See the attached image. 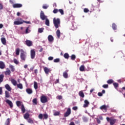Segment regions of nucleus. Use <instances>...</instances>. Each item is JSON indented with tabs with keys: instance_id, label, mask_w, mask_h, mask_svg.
<instances>
[{
	"instance_id": "1",
	"label": "nucleus",
	"mask_w": 125,
	"mask_h": 125,
	"mask_svg": "<svg viewBox=\"0 0 125 125\" xmlns=\"http://www.w3.org/2000/svg\"><path fill=\"white\" fill-rule=\"evenodd\" d=\"M17 21L14 22V25H21L23 23H26V24H31V22L23 21L21 18H18L17 19Z\"/></svg>"
},
{
	"instance_id": "2",
	"label": "nucleus",
	"mask_w": 125,
	"mask_h": 125,
	"mask_svg": "<svg viewBox=\"0 0 125 125\" xmlns=\"http://www.w3.org/2000/svg\"><path fill=\"white\" fill-rule=\"evenodd\" d=\"M53 23L56 29H58V28H59V26H60V19H56V18H54L53 19Z\"/></svg>"
},
{
	"instance_id": "3",
	"label": "nucleus",
	"mask_w": 125,
	"mask_h": 125,
	"mask_svg": "<svg viewBox=\"0 0 125 125\" xmlns=\"http://www.w3.org/2000/svg\"><path fill=\"white\" fill-rule=\"evenodd\" d=\"M20 58L22 61H26L27 55H26V52H25V51H24L23 50H21Z\"/></svg>"
},
{
	"instance_id": "4",
	"label": "nucleus",
	"mask_w": 125,
	"mask_h": 125,
	"mask_svg": "<svg viewBox=\"0 0 125 125\" xmlns=\"http://www.w3.org/2000/svg\"><path fill=\"white\" fill-rule=\"evenodd\" d=\"M48 102V100H47V97L46 96H44V95H42L41 96V102L42 104L47 103Z\"/></svg>"
},
{
	"instance_id": "5",
	"label": "nucleus",
	"mask_w": 125,
	"mask_h": 125,
	"mask_svg": "<svg viewBox=\"0 0 125 125\" xmlns=\"http://www.w3.org/2000/svg\"><path fill=\"white\" fill-rule=\"evenodd\" d=\"M35 57H36V51L35 49H33L30 51V58L31 59H35Z\"/></svg>"
},
{
	"instance_id": "6",
	"label": "nucleus",
	"mask_w": 125,
	"mask_h": 125,
	"mask_svg": "<svg viewBox=\"0 0 125 125\" xmlns=\"http://www.w3.org/2000/svg\"><path fill=\"white\" fill-rule=\"evenodd\" d=\"M40 18L42 21L45 20V19H47V17L46 16L44 15V13H43V11H41V12Z\"/></svg>"
},
{
	"instance_id": "7",
	"label": "nucleus",
	"mask_w": 125,
	"mask_h": 125,
	"mask_svg": "<svg viewBox=\"0 0 125 125\" xmlns=\"http://www.w3.org/2000/svg\"><path fill=\"white\" fill-rule=\"evenodd\" d=\"M109 106L108 105H106L104 104V105L101 106L100 107V109L101 110H102V111H103V110H104L105 112H107V108H109Z\"/></svg>"
},
{
	"instance_id": "8",
	"label": "nucleus",
	"mask_w": 125,
	"mask_h": 125,
	"mask_svg": "<svg viewBox=\"0 0 125 125\" xmlns=\"http://www.w3.org/2000/svg\"><path fill=\"white\" fill-rule=\"evenodd\" d=\"M71 115V108H68L66 110V112L64 114V117H69Z\"/></svg>"
},
{
	"instance_id": "9",
	"label": "nucleus",
	"mask_w": 125,
	"mask_h": 125,
	"mask_svg": "<svg viewBox=\"0 0 125 125\" xmlns=\"http://www.w3.org/2000/svg\"><path fill=\"white\" fill-rule=\"evenodd\" d=\"M5 102L6 103H7V104L9 105V106H10V108L13 107V103H12V102H11V101L8 99H7L5 100Z\"/></svg>"
},
{
	"instance_id": "10",
	"label": "nucleus",
	"mask_w": 125,
	"mask_h": 125,
	"mask_svg": "<svg viewBox=\"0 0 125 125\" xmlns=\"http://www.w3.org/2000/svg\"><path fill=\"white\" fill-rule=\"evenodd\" d=\"M22 4L16 3L13 5V7L14 8H20V7H22Z\"/></svg>"
},
{
	"instance_id": "11",
	"label": "nucleus",
	"mask_w": 125,
	"mask_h": 125,
	"mask_svg": "<svg viewBox=\"0 0 125 125\" xmlns=\"http://www.w3.org/2000/svg\"><path fill=\"white\" fill-rule=\"evenodd\" d=\"M69 72L68 70H66L63 73V77L64 78V79H68V72Z\"/></svg>"
},
{
	"instance_id": "12",
	"label": "nucleus",
	"mask_w": 125,
	"mask_h": 125,
	"mask_svg": "<svg viewBox=\"0 0 125 125\" xmlns=\"http://www.w3.org/2000/svg\"><path fill=\"white\" fill-rule=\"evenodd\" d=\"M25 44H26L27 46H32V45H33V42L30 40H26L25 41Z\"/></svg>"
},
{
	"instance_id": "13",
	"label": "nucleus",
	"mask_w": 125,
	"mask_h": 125,
	"mask_svg": "<svg viewBox=\"0 0 125 125\" xmlns=\"http://www.w3.org/2000/svg\"><path fill=\"white\" fill-rule=\"evenodd\" d=\"M84 104L83 105V107L84 108H86L87 107H88V105H89V102L87 101V100H85L84 101Z\"/></svg>"
},
{
	"instance_id": "14",
	"label": "nucleus",
	"mask_w": 125,
	"mask_h": 125,
	"mask_svg": "<svg viewBox=\"0 0 125 125\" xmlns=\"http://www.w3.org/2000/svg\"><path fill=\"white\" fill-rule=\"evenodd\" d=\"M5 68V64L2 61H0V69H3Z\"/></svg>"
},
{
	"instance_id": "15",
	"label": "nucleus",
	"mask_w": 125,
	"mask_h": 125,
	"mask_svg": "<svg viewBox=\"0 0 125 125\" xmlns=\"http://www.w3.org/2000/svg\"><path fill=\"white\" fill-rule=\"evenodd\" d=\"M48 42H52L54 41V38H53V36H52V35H49L48 36Z\"/></svg>"
},
{
	"instance_id": "16",
	"label": "nucleus",
	"mask_w": 125,
	"mask_h": 125,
	"mask_svg": "<svg viewBox=\"0 0 125 125\" xmlns=\"http://www.w3.org/2000/svg\"><path fill=\"white\" fill-rule=\"evenodd\" d=\"M4 74L5 76H10V74H11V71H10L9 68H7L6 71L4 72Z\"/></svg>"
},
{
	"instance_id": "17",
	"label": "nucleus",
	"mask_w": 125,
	"mask_h": 125,
	"mask_svg": "<svg viewBox=\"0 0 125 125\" xmlns=\"http://www.w3.org/2000/svg\"><path fill=\"white\" fill-rule=\"evenodd\" d=\"M44 71L46 75H48V73L50 72V69L45 67L44 68Z\"/></svg>"
},
{
	"instance_id": "18",
	"label": "nucleus",
	"mask_w": 125,
	"mask_h": 125,
	"mask_svg": "<svg viewBox=\"0 0 125 125\" xmlns=\"http://www.w3.org/2000/svg\"><path fill=\"white\" fill-rule=\"evenodd\" d=\"M5 88H6V89H7V90H8V91H11V87H10V86H9V84H6L5 85Z\"/></svg>"
},
{
	"instance_id": "19",
	"label": "nucleus",
	"mask_w": 125,
	"mask_h": 125,
	"mask_svg": "<svg viewBox=\"0 0 125 125\" xmlns=\"http://www.w3.org/2000/svg\"><path fill=\"white\" fill-rule=\"evenodd\" d=\"M56 35L58 39H60V36H61V32H60V30L58 29L56 31Z\"/></svg>"
},
{
	"instance_id": "20",
	"label": "nucleus",
	"mask_w": 125,
	"mask_h": 125,
	"mask_svg": "<svg viewBox=\"0 0 125 125\" xmlns=\"http://www.w3.org/2000/svg\"><path fill=\"white\" fill-rule=\"evenodd\" d=\"M26 92L28 94H32L33 93V90L31 88H27L26 89Z\"/></svg>"
},
{
	"instance_id": "21",
	"label": "nucleus",
	"mask_w": 125,
	"mask_h": 125,
	"mask_svg": "<svg viewBox=\"0 0 125 125\" xmlns=\"http://www.w3.org/2000/svg\"><path fill=\"white\" fill-rule=\"evenodd\" d=\"M5 98H9L10 97V94L7 91H5Z\"/></svg>"
},
{
	"instance_id": "22",
	"label": "nucleus",
	"mask_w": 125,
	"mask_h": 125,
	"mask_svg": "<svg viewBox=\"0 0 125 125\" xmlns=\"http://www.w3.org/2000/svg\"><path fill=\"white\" fill-rule=\"evenodd\" d=\"M11 82L13 85H15V86L17 85V81H16V80H14V79H12L11 80Z\"/></svg>"
},
{
	"instance_id": "23",
	"label": "nucleus",
	"mask_w": 125,
	"mask_h": 125,
	"mask_svg": "<svg viewBox=\"0 0 125 125\" xmlns=\"http://www.w3.org/2000/svg\"><path fill=\"white\" fill-rule=\"evenodd\" d=\"M1 42L2 43V44L5 45L6 44V40L4 38H1Z\"/></svg>"
},
{
	"instance_id": "24",
	"label": "nucleus",
	"mask_w": 125,
	"mask_h": 125,
	"mask_svg": "<svg viewBox=\"0 0 125 125\" xmlns=\"http://www.w3.org/2000/svg\"><path fill=\"white\" fill-rule=\"evenodd\" d=\"M4 78V75L3 74L0 75V83L3 82Z\"/></svg>"
},
{
	"instance_id": "25",
	"label": "nucleus",
	"mask_w": 125,
	"mask_h": 125,
	"mask_svg": "<svg viewBox=\"0 0 125 125\" xmlns=\"http://www.w3.org/2000/svg\"><path fill=\"white\" fill-rule=\"evenodd\" d=\"M79 95L81 97H82V98H83L84 97V94L83 93V91H80L79 93Z\"/></svg>"
},
{
	"instance_id": "26",
	"label": "nucleus",
	"mask_w": 125,
	"mask_h": 125,
	"mask_svg": "<svg viewBox=\"0 0 125 125\" xmlns=\"http://www.w3.org/2000/svg\"><path fill=\"white\" fill-rule=\"evenodd\" d=\"M116 123V119H111L110 121V125H114Z\"/></svg>"
},
{
	"instance_id": "27",
	"label": "nucleus",
	"mask_w": 125,
	"mask_h": 125,
	"mask_svg": "<svg viewBox=\"0 0 125 125\" xmlns=\"http://www.w3.org/2000/svg\"><path fill=\"white\" fill-rule=\"evenodd\" d=\"M29 118H30V114H29L28 113H26L24 115V118L25 120H27V119H29Z\"/></svg>"
},
{
	"instance_id": "28",
	"label": "nucleus",
	"mask_w": 125,
	"mask_h": 125,
	"mask_svg": "<svg viewBox=\"0 0 125 125\" xmlns=\"http://www.w3.org/2000/svg\"><path fill=\"white\" fill-rule=\"evenodd\" d=\"M63 57L65 58V59H69V54H68V53H64L63 55Z\"/></svg>"
},
{
	"instance_id": "29",
	"label": "nucleus",
	"mask_w": 125,
	"mask_h": 125,
	"mask_svg": "<svg viewBox=\"0 0 125 125\" xmlns=\"http://www.w3.org/2000/svg\"><path fill=\"white\" fill-rule=\"evenodd\" d=\"M80 71L81 72H84V65H82L80 66Z\"/></svg>"
},
{
	"instance_id": "30",
	"label": "nucleus",
	"mask_w": 125,
	"mask_h": 125,
	"mask_svg": "<svg viewBox=\"0 0 125 125\" xmlns=\"http://www.w3.org/2000/svg\"><path fill=\"white\" fill-rule=\"evenodd\" d=\"M34 87L35 89H38V83H37L36 81L34 82Z\"/></svg>"
},
{
	"instance_id": "31",
	"label": "nucleus",
	"mask_w": 125,
	"mask_h": 125,
	"mask_svg": "<svg viewBox=\"0 0 125 125\" xmlns=\"http://www.w3.org/2000/svg\"><path fill=\"white\" fill-rule=\"evenodd\" d=\"M43 120H47L48 119V115L46 113L43 114Z\"/></svg>"
},
{
	"instance_id": "32",
	"label": "nucleus",
	"mask_w": 125,
	"mask_h": 125,
	"mask_svg": "<svg viewBox=\"0 0 125 125\" xmlns=\"http://www.w3.org/2000/svg\"><path fill=\"white\" fill-rule=\"evenodd\" d=\"M21 110L22 111V113H23V114H24V113H25L26 111V110L25 109V107L24 106L23 104L21 105Z\"/></svg>"
},
{
	"instance_id": "33",
	"label": "nucleus",
	"mask_w": 125,
	"mask_h": 125,
	"mask_svg": "<svg viewBox=\"0 0 125 125\" xmlns=\"http://www.w3.org/2000/svg\"><path fill=\"white\" fill-rule=\"evenodd\" d=\"M9 68L11 69V71L12 72H14V71H15V68H14V66L12 65H10Z\"/></svg>"
},
{
	"instance_id": "34",
	"label": "nucleus",
	"mask_w": 125,
	"mask_h": 125,
	"mask_svg": "<svg viewBox=\"0 0 125 125\" xmlns=\"http://www.w3.org/2000/svg\"><path fill=\"white\" fill-rule=\"evenodd\" d=\"M17 85L18 88H20V89H23V85L21 83L17 84Z\"/></svg>"
},
{
	"instance_id": "35",
	"label": "nucleus",
	"mask_w": 125,
	"mask_h": 125,
	"mask_svg": "<svg viewBox=\"0 0 125 125\" xmlns=\"http://www.w3.org/2000/svg\"><path fill=\"white\" fill-rule=\"evenodd\" d=\"M20 53V49L19 48H17L16 49V55L18 56L19 55Z\"/></svg>"
},
{
	"instance_id": "36",
	"label": "nucleus",
	"mask_w": 125,
	"mask_h": 125,
	"mask_svg": "<svg viewBox=\"0 0 125 125\" xmlns=\"http://www.w3.org/2000/svg\"><path fill=\"white\" fill-rule=\"evenodd\" d=\"M10 124V119L9 118L7 119L5 125H9Z\"/></svg>"
},
{
	"instance_id": "37",
	"label": "nucleus",
	"mask_w": 125,
	"mask_h": 125,
	"mask_svg": "<svg viewBox=\"0 0 125 125\" xmlns=\"http://www.w3.org/2000/svg\"><path fill=\"white\" fill-rule=\"evenodd\" d=\"M29 27H26V29L25 30V34H29L31 32V30L29 29Z\"/></svg>"
},
{
	"instance_id": "38",
	"label": "nucleus",
	"mask_w": 125,
	"mask_h": 125,
	"mask_svg": "<svg viewBox=\"0 0 125 125\" xmlns=\"http://www.w3.org/2000/svg\"><path fill=\"white\" fill-rule=\"evenodd\" d=\"M114 83V81L112 79H109L107 81V83L108 84H111V83Z\"/></svg>"
},
{
	"instance_id": "39",
	"label": "nucleus",
	"mask_w": 125,
	"mask_h": 125,
	"mask_svg": "<svg viewBox=\"0 0 125 125\" xmlns=\"http://www.w3.org/2000/svg\"><path fill=\"white\" fill-rule=\"evenodd\" d=\"M45 25L46 26H49V20L47 19H45Z\"/></svg>"
},
{
	"instance_id": "40",
	"label": "nucleus",
	"mask_w": 125,
	"mask_h": 125,
	"mask_svg": "<svg viewBox=\"0 0 125 125\" xmlns=\"http://www.w3.org/2000/svg\"><path fill=\"white\" fill-rule=\"evenodd\" d=\"M43 30L44 28H40L38 29V33H42L43 32Z\"/></svg>"
},
{
	"instance_id": "41",
	"label": "nucleus",
	"mask_w": 125,
	"mask_h": 125,
	"mask_svg": "<svg viewBox=\"0 0 125 125\" xmlns=\"http://www.w3.org/2000/svg\"><path fill=\"white\" fill-rule=\"evenodd\" d=\"M59 11L60 13H61V15H64V10L62 9H59Z\"/></svg>"
},
{
	"instance_id": "42",
	"label": "nucleus",
	"mask_w": 125,
	"mask_h": 125,
	"mask_svg": "<svg viewBox=\"0 0 125 125\" xmlns=\"http://www.w3.org/2000/svg\"><path fill=\"white\" fill-rule=\"evenodd\" d=\"M71 60H75L76 59V55H75L74 54H73L71 56Z\"/></svg>"
},
{
	"instance_id": "43",
	"label": "nucleus",
	"mask_w": 125,
	"mask_h": 125,
	"mask_svg": "<svg viewBox=\"0 0 125 125\" xmlns=\"http://www.w3.org/2000/svg\"><path fill=\"white\" fill-rule=\"evenodd\" d=\"M16 104L18 107H20V106H21V102L18 101L16 102Z\"/></svg>"
},
{
	"instance_id": "44",
	"label": "nucleus",
	"mask_w": 125,
	"mask_h": 125,
	"mask_svg": "<svg viewBox=\"0 0 125 125\" xmlns=\"http://www.w3.org/2000/svg\"><path fill=\"white\" fill-rule=\"evenodd\" d=\"M39 119H40V120H42L43 118V115H42V114L40 113L38 116Z\"/></svg>"
},
{
	"instance_id": "45",
	"label": "nucleus",
	"mask_w": 125,
	"mask_h": 125,
	"mask_svg": "<svg viewBox=\"0 0 125 125\" xmlns=\"http://www.w3.org/2000/svg\"><path fill=\"white\" fill-rule=\"evenodd\" d=\"M112 29L113 30H117V25L115 23L112 24Z\"/></svg>"
},
{
	"instance_id": "46",
	"label": "nucleus",
	"mask_w": 125,
	"mask_h": 125,
	"mask_svg": "<svg viewBox=\"0 0 125 125\" xmlns=\"http://www.w3.org/2000/svg\"><path fill=\"white\" fill-rule=\"evenodd\" d=\"M60 115V112L56 111L54 113V116H59Z\"/></svg>"
},
{
	"instance_id": "47",
	"label": "nucleus",
	"mask_w": 125,
	"mask_h": 125,
	"mask_svg": "<svg viewBox=\"0 0 125 125\" xmlns=\"http://www.w3.org/2000/svg\"><path fill=\"white\" fill-rule=\"evenodd\" d=\"M54 62L55 63H58V62H60V59H58V58H57L56 59H54Z\"/></svg>"
},
{
	"instance_id": "48",
	"label": "nucleus",
	"mask_w": 125,
	"mask_h": 125,
	"mask_svg": "<svg viewBox=\"0 0 125 125\" xmlns=\"http://www.w3.org/2000/svg\"><path fill=\"white\" fill-rule=\"evenodd\" d=\"M14 63H15V64H16V65H18V64H19V62H18L17 59H14Z\"/></svg>"
},
{
	"instance_id": "49",
	"label": "nucleus",
	"mask_w": 125,
	"mask_h": 125,
	"mask_svg": "<svg viewBox=\"0 0 125 125\" xmlns=\"http://www.w3.org/2000/svg\"><path fill=\"white\" fill-rule=\"evenodd\" d=\"M27 122L29 124H34V121L31 119H28Z\"/></svg>"
},
{
	"instance_id": "50",
	"label": "nucleus",
	"mask_w": 125,
	"mask_h": 125,
	"mask_svg": "<svg viewBox=\"0 0 125 125\" xmlns=\"http://www.w3.org/2000/svg\"><path fill=\"white\" fill-rule=\"evenodd\" d=\"M114 87H115V88H117V87H118V86H119V84H118L117 83H113Z\"/></svg>"
},
{
	"instance_id": "51",
	"label": "nucleus",
	"mask_w": 125,
	"mask_h": 125,
	"mask_svg": "<svg viewBox=\"0 0 125 125\" xmlns=\"http://www.w3.org/2000/svg\"><path fill=\"white\" fill-rule=\"evenodd\" d=\"M59 11V10L57 9H54V10L53 11V12L55 14H56V13H57Z\"/></svg>"
},
{
	"instance_id": "52",
	"label": "nucleus",
	"mask_w": 125,
	"mask_h": 125,
	"mask_svg": "<svg viewBox=\"0 0 125 125\" xmlns=\"http://www.w3.org/2000/svg\"><path fill=\"white\" fill-rule=\"evenodd\" d=\"M103 87H104V88H108V87H109V85L107 84H104L103 85Z\"/></svg>"
},
{
	"instance_id": "53",
	"label": "nucleus",
	"mask_w": 125,
	"mask_h": 125,
	"mask_svg": "<svg viewBox=\"0 0 125 125\" xmlns=\"http://www.w3.org/2000/svg\"><path fill=\"white\" fill-rule=\"evenodd\" d=\"M83 11H84V12H85V13H87V12H89V10H88V9H87V8H84L83 9Z\"/></svg>"
},
{
	"instance_id": "54",
	"label": "nucleus",
	"mask_w": 125,
	"mask_h": 125,
	"mask_svg": "<svg viewBox=\"0 0 125 125\" xmlns=\"http://www.w3.org/2000/svg\"><path fill=\"white\" fill-rule=\"evenodd\" d=\"M48 7V6H47V5H43L42 6V8H43V9H47Z\"/></svg>"
},
{
	"instance_id": "55",
	"label": "nucleus",
	"mask_w": 125,
	"mask_h": 125,
	"mask_svg": "<svg viewBox=\"0 0 125 125\" xmlns=\"http://www.w3.org/2000/svg\"><path fill=\"white\" fill-rule=\"evenodd\" d=\"M33 103H34V104H37V98H35L33 100Z\"/></svg>"
},
{
	"instance_id": "56",
	"label": "nucleus",
	"mask_w": 125,
	"mask_h": 125,
	"mask_svg": "<svg viewBox=\"0 0 125 125\" xmlns=\"http://www.w3.org/2000/svg\"><path fill=\"white\" fill-rule=\"evenodd\" d=\"M98 118H99L98 119L99 120H100L101 121H103V117H102V116H98Z\"/></svg>"
},
{
	"instance_id": "57",
	"label": "nucleus",
	"mask_w": 125,
	"mask_h": 125,
	"mask_svg": "<svg viewBox=\"0 0 125 125\" xmlns=\"http://www.w3.org/2000/svg\"><path fill=\"white\" fill-rule=\"evenodd\" d=\"M72 110H74V111H77V110H78V106H74L72 107Z\"/></svg>"
},
{
	"instance_id": "58",
	"label": "nucleus",
	"mask_w": 125,
	"mask_h": 125,
	"mask_svg": "<svg viewBox=\"0 0 125 125\" xmlns=\"http://www.w3.org/2000/svg\"><path fill=\"white\" fill-rule=\"evenodd\" d=\"M96 120H97V124H100V123H101V121H100V119H98V118H96Z\"/></svg>"
},
{
	"instance_id": "59",
	"label": "nucleus",
	"mask_w": 125,
	"mask_h": 125,
	"mask_svg": "<svg viewBox=\"0 0 125 125\" xmlns=\"http://www.w3.org/2000/svg\"><path fill=\"white\" fill-rule=\"evenodd\" d=\"M58 99H59V100H61V99H62V98H63V97H62V96L61 95H59L58 97Z\"/></svg>"
},
{
	"instance_id": "60",
	"label": "nucleus",
	"mask_w": 125,
	"mask_h": 125,
	"mask_svg": "<svg viewBox=\"0 0 125 125\" xmlns=\"http://www.w3.org/2000/svg\"><path fill=\"white\" fill-rule=\"evenodd\" d=\"M3 9V5L0 3V10Z\"/></svg>"
},
{
	"instance_id": "61",
	"label": "nucleus",
	"mask_w": 125,
	"mask_h": 125,
	"mask_svg": "<svg viewBox=\"0 0 125 125\" xmlns=\"http://www.w3.org/2000/svg\"><path fill=\"white\" fill-rule=\"evenodd\" d=\"M48 59L49 61H51V60H53V57H49Z\"/></svg>"
},
{
	"instance_id": "62",
	"label": "nucleus",
	"mask_w": 125,
	"mask_h": 125,
	"mask_svg": "<svg viewBox=\"0 0 125 125\" xmlns=\"http://www.w3.org/2000/svg\"><path fill=\"white\" fill-rule=\"evenodd\" d=\"M2 94V88L1 87H0V95H1Z\"/></svg>"
},
{
	"instance_id": "63",
	"label": "nucleus",
	"mask_w": 125,
	"mask_h": 125,
	"mask_svg": "<svg viewBox=\"0 0 125 125\" xmlns=\"http://www.w3.org/2000/svg\"><path fill=\"white\" fill-rule=\"evenodd\" d=\"M83 122H87V118H86V117L83 118Z\"/></svg>"
},
{
	"instance_id": "64",
	"label": "nucleus",
	"mask_w": 125,
	"mask_h": 125,
	"mask_svg": "<svg viewBox=\"0 0 125 125\" xmlns=\"http://www.w3.org/2000/svg\"><path fill=\"white\" fill-rule=\"evenodd\" d=\"M69 125H75V123L72 122H71V123L69 124Z\"/></svg>"
}]
</instances>
